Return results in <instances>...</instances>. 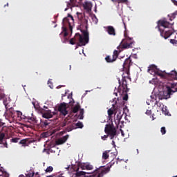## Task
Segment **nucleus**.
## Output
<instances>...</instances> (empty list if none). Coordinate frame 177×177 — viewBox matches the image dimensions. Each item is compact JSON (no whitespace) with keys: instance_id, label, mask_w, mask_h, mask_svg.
<instances>
[{"instance_id":"f257e3e1","label":"nucleus","mask_w":177,"mask_h":177,"mask_svg":"<svg viewBox=\"0 0 177 177\" xmlns=\"http://www.w3.org/2000/svg\"><path fill=\"white\" fill-rule=\"evenodd\" d=\"M152 69H156L155 74L156 75L160 76L162 79L171 81L166 84L162 92L160 93V96H162L160 100H168L174 93L177 92V83L172 82L173 80H177V72L172 71L171 73H165V71L157 70L156 66H152Z\"/></svg>"},{"instance_id":"f03ea898","label":"nucleus","mask_w":177,"mask_h":177,"mask_svg":"<svg viewBox=\"0 0 177 177\" xmlns=\"http://www.w3.org/2000/svg\"><path fill=\"white\" fill-rule=\"evenodd\" d=\"M77 19H79L78 24H80L77 29L81 30L82 35L79 32L75 35V37L70 39L71 45H75L76 42L77 46H84L89 42V32H88V19L83 17L82 13L77 12Z\"/></svg>"},{"instance_id":"7ed1b4c3","label":"nucleus","mask_w":177,"mask_h":177,"mask_svg":"<svg viewBox=\"0 0 177 177\" xmlns=\"http://www.w3.org/2000/svg\"><path fill=\"white\" fill-rule=\"evenodd\" d=\"M115 160L113 159L106 167L103 166L100 167V168L95 170V173L93 174L90 176H85L86 174H89L91 173L80 171V168H81L82 170L91 171L93 170V165H91L90 163L79 164L78 167L76 169V174H75V177H81L83 176L84 177H103L104 175H106L110 171L111 168L113 165H115Z\"/></svg>"},{"instance_id":"20e7f679","label":"nucleus","mask_w":177,"mask_h":177,"mask_svg":"<svg viewBox=\"0 0 177 177\" xmlns=\"http://www.w3.org/2000/svg\"><path fill=\"white\" fill-rule=\"evenodd\" d=\"M74 22V18L73 16L71 15V14H68V16L63 19L62 21V32L59 34V37L61 38H64V40H62V43H66L68 41V39H67V36L68 35V33L67 32V28L66 26H69V30L73 32V26L71 25V23Z\"/></svg>"},{"instance_id":"39448f33","label":"nucleus","mask_w":177,"mask_h":177,"mask_svg":"<svg viewBox=\"0 0 177 177\" xmlns=\"http://www.w3.org/2000/svg\"><path fill=\"white\" fill-rule=\"evenodd\" d=\"M171 25L172 24H170L169 21H165V19H160V21H158L157 28L160 32V35L165 39L169 38V37L172 35L173 32L171 30L165 31L164 30H162L160 27L162 26L164 28H169Z\"/></svg>"},{"instance_id":"423d86ee","label":"nucleus","mask_w":177,"mask_h":177,"mask_svg":"<svg viewBox=\"0 0 177 177\" xmlns=\"http://www.w3.org/2000/svg\"><path fill=\"white\" fill-rule=\"evenodd\" d=\"M104 132L108 135L111 140H113L117 135V130L113 124H107L105 125Z\"/></svg>"},{"instance_id":"0eeeda50","label":"nucleus","mask_w":177,"mask_h":177,"mask_svg":"<svg viewBox=\"0 0 177 177\" xmlns=\"http://www.w3.org/2000/svg\"><path fill=\"white\" fill-rule=\"evenodd\" d=\"M8 131V127L3 126L1 131H0V145H2L6 149L8 148V144L7 142V138H6V133Z\"/></svg>"},{"instance_id":"6e6552de","label":"nucleus","mask_w":177,"mask_h":177,"mask_svg":"<svg viewBox=\"0 0 177 177\" xmlns=\"http://www.w3.org/2000/svg\"><path fill=\"white\" fill-rule=\"evenodd\" d=\"M129 89L127 87V82L125 77L122 78V83H121L120 80H119V88L118 92L120 93H127Z\"/></svg>"},{"instance_id":"1a4fd4ad","label":"nucleus","mask_w":177,"mask_h":177,"mask_svg":"<svg viewBox=\"0 0 177 177\" xmlns=\"http://www.w3.org/2000/svg\"><path fill=\"white\" fill-rule=\"evenodd\" d=\"M119 51L117 50H114L113 51V57L111 58V57L110 55H107L105 57V60L107 63H113L115 62L116 59L119 56Z\"/></svg>"},{"instance_id":"9d476101","label":"nucleus","mask_w":177,"mask_h":177,"mask_svg":"<svg viewBox=\"0 0 177 177\" xmlns=\"http://www.w3.org/2000/svg\"><path fill=\"white\" fill-rule=\"evenodd\" d=\"M133 44V41L131 38L128 37L124 43L121 45L122 48H132Z\"/></svg>"},{"instance_id":"9b49d317","label":"nucleus","mask_w":177,"mask_h":177,"mask_svg":"<svg viewBox=\"0 0 177 177\" xmlns=\"http://www.w3.org/2000/svg\"><path fill=\"white\" fill-rule=\"evenodd\" d=\"M58 111L62 114V115L66 116L68 114V111L66 110V103H62L58 106Z\"/></svg>"},{"instance_id":"f8f14e48","label":"nucleus","mask_w":177,"mask_h":177,"mask_svg":"<svg viewBox=\"0 0 177 177\" xmlns=\"http://www.w3.org/2000/svg\"><path fill=\"white\" fill-rule=\"evenodd\" d=\"M133 64V62H131V57H129L127 59L124 60L123 64V69L125 70H129L130 66Z\"/></svg>"},{"instance_id":"ddd939ff","label":"nucleus","mask_w":177,"mask_h":177,"mask_svg":"<svg viewBox=\"0 0 177 177\" xmlns=\"http://www.w3.org/2000/svg\"><path fill=\"white\" fill-rule=\"evenodd\" d=\"M69 138V135L63 136L62 138H58V140L56 141V145H60L66 143L67 140Z\"/></svg>"},{"instance_id":"4468645a","label":"nucleus","mask_w":177,"mask_h":177,"mask_svg":"<svg viewBox=\"0 0 177 177\" xmlns=\"http://www.w3.org/2000/svg\"><path fill=\"white\" fill-rule=\"evenodd\" d=\"M81 2V0H70V2H67V7L71 8L72 6H78L80 5V3Z\"/></svg>"},{"instance_id":"2eb2a0df","label":"nucleus","mask_w":177,"mask_h":177,"mask_svg":"<svg viewBox=\"0 0 177 177\" xmlns=\"http://www.w3.org/2000/svg\"><path fill=\"white\" fill-rule=\"evenodd\" d=\"M106 31L109 35H113V36L116 35L115 30L113 26H108L106 28Z\"/></svg>"},{"instance_id":"dca6fc26","label":"nucleus","mask_w":177,"mask_h":177,"mask_svg":"<svg viewBox=\"0 0 177 177\" xmlns=\"http://www.w3.org/2000/svg\"><path fill=\"white\" fill-rule=\"evenodd\" d=\"M7 114L9 117L14 118V117L15 116V113H17V111H15L13 108H10L7 111Z\"/></svg>"},{"instance_id":"f3484780","label":"nucleus","mask_w":177,"mask_h":177,"mask_svg":"<svg viewBox=\"0 0 177 177\" xmlns=\"http://www.w3.org/2000/svg\"><path fill=\"white\" fill-rule=\"evenodd\" d=\"M92 3L91 2H85V4L84 5V8L87 11L90 12L92 9Z\"/></svg>"},{"instance_id":"a211bd4d","label":"nucleus","mask_w":177,"mask_h":177,"mask_svg":"<svg viewBox=\"0 0 177 177\" xmlns=\"http://www.w3.org/2000/svg\"><path fill=\"white\" fill-rule=\"evenodd\" d=\"M80 103H77L76 105L74 106V107L72 109V113H76L80 111Z\"/></svg>"},{"instance_id":"6ab92c4d","label":"nucleus","mask_w":177,"mask_h":177,"mask_svg":"<svg viewBox=\"0 0 177 177\" xmlns=\"http://www.w3.org/2000/svg\"><path fill=\"white\" fill-rule=\"evenodd\" d=\"M75 127H76L75 124H70L66 127V130L67 132H71V131L75 129Z\"/></svg>"},{"instance_id":"aec40b11","label":"nucleus","mask_w":177,"mask_h":177,"mask_svg":"<svg viewBox=\"0 0 177 177\" xmlns=\"http://www.w3.org/2000/svg\"><path fill=\"white\" fill-rule=\"evenodd\" d=\"M42 116L44 118H46V119L53 118V115L50 112H46V113H43Z\"/></svg>"},{"instance_id":"412c9836","label":"nucleus","mask_w":177,"mask_h":177,"mask_svg":"<svg viewBox=\"0 0 177 177\" xmlns=\"http://www.w3.org/2000/svg\"><path fill=\"white\" fill-rule=\"evenodd\" d=\"M111 151H105L104 152H103L102 153V160H107V158L109 157V153Z\"/></svg>"},{"instance_id":"4be33fe9","label":"nucleus","mask_w":177,"mask_h":177,"mask_svg":"<svg viewBox=\"0 0 177 177\" xmlns=\"http://www.w3.org/2000/svg\"><path fill=\"white\" fill-rule=\"evenodd\" d=\"M128 0H111L113 3H125Z\"/></svg>"},{"instance_id":"5701e85b","label":"nucleus","mask_w":177,"mask_h":177,"mask_svg":"<svg viewBox=\"0 0 177 177\" xmlns=\"http://www.w3.org/2000/svg\"><path fill=\"white\" fill-rule=\"evenodd\" d=\"M5 97L3 87L0 86V100H3Z\"/></svg>"},{"instance_id":"b1692460","label":"nucleus","mask_w":177,"mask_h":177,"mask_svg":"<svg viewBox=\"0 0 177 177\" xmlns=\"http://www.w3.org/2000/svg\"><path fill=\"white\" fill-rule=\"evenodd\" d=\"M28 140L27 139L21 140L19 141V144L22 145L24 147L28 146V143L27 142Z\"/></svg>"},{"instance_id":"393cba45","label":"nucleus","mask_w":177,"mask_h":177,"mask_svg":"<svg viewBox=\"0 0 177 177\" xmlns=\"http://www.w3.org/2000/svg\"><path fill=\"white\" fill-rule=\"evenodd\" d=\"M80 114H79V119L80 120H83L84 119V109H80Z\"/></svg>"},{"instance_id":"a878e982","label":"nucleus","mask_w":177,"mask_h":177,"mask_svg":"<svg viewBox=\"0 0 177 177\" xmlns=\"http://www.w3.org/2000/svg\"><path fill=\"white\" fill-rule=\"evenodd\" d=\"M75 124V129L77 128H80V129H82L84 127V124L82 123V122H77Z\"/></svg>"},{"instance_id":"bb28decb","label":"nucleus","mask_w":177,"mask_h":177,"mask_svg":"<svg viewBox=\"0 0 177 177\" xmlns=\"http://www.w3.org/2000/svg\"><path fill=\"white\" fill-rule=\"evenodd\" d=\"M50 123H49V122H48V120H43V121H41V127H47V125H48Z\"/></svg>"},{"instance_id":"cd10ccee","label":"nucleus","mask_w":177,"mask_h":177,"mask_svg":"<svg viewBox=\"0 0 177 177\" xmlns=\"http://www.w3.org/2000/svg\"><path fill=\"white\" fill-rule=\"evenodd\" d=\"M20 140L19 138H11L10 140V142L12 143H18V141Z\"/></svg>"},{"instance_id":"c85d7f7f","label":"nucleus","mask_w":177,"mask_h":177,"mask_svg":"<svg viewBox=\"0 0 177 177\" xmlns=\"http://www.w3.org/2000/svg\"><path fill=\"white\" fill-rule=\"evenodd\" d=\"M162 113H165V115H167L169 113V111L167 109V106L162 107Z\"/></svg>"},{"instance_id":"c756f323","label":"nucleus","mask_w":177,"mask_h":177,"mask_svg":"<svg viewBox=\"0 0 177 177\" xmlns=\"http://www.w3.org/2000/svg\"><path fill=\"white\" fill-rule=\"evenodd\" d=\"M53 171V167L50 166L46 169H45L46 173H51Z\"/></svg>"},{"instance_id":"7c9ffc66","label":"nucleus","mask_w":177,"mask_h":177,"mask_svg":"<svg viewBox=\"0 0 177 177\" xmlns=\"http://www.w3.org/2000/svg\"><path fill=\"white\" fill-rule=\"evenodd\" d=\"M169 17V20L170 21H173L174 19H176V14H175V12H174V13H171V16L170 15H168Z\"/></svg>"},{"instance_id":"2f4dec72","label":"nucleus","mask_w":177,"mask_h":177,"mask_svg":"<svg viewBox=\"0 0 177 177\" xmlns=\"http://www.w3.org/2000/svg\"><path fill=\"white\" fill-rule=\"evenodd\" d=\"M92 20H93V21L94 22L95 24H97V23H98V21H99L97 17L95 15H94V16L92 17Z\"/></svg>"},{"instance_id":"473e14b6","label":"nucleus","mask_w":177,"mask_h":177,"mask_svg":"<svg viewBox=\"0 0 177 177\" xmlns=\"http://www.w3.org/2000/svg\"><path fill=\"white\" fill-rule=\"evenodd\" d=\"M113 110L112 109H109L108 110V115L109 118H111L113 116Z\"/></svg>"},{"instance_id":"72a5a7b5","label":"nucleus","mask_w":177,"mask_h":177,"mask_svg":"<svg viewBox=\"0 0 177 177\" xmlns=\"http://www.w3.org/2000/svg\"><path fill=\"white\" fill-rule=\"evenodd\" d=\"M29 122H32V124H37V119L35 118H30L28 120Z\"/></svg>"},{"instance_id":"f704fd0d","label":"nucleus","mask_w":177,"mask_h":177,"mask_svg":"<svg viewBox=\"0 0 177 177\" xmlns=\"http://www.w3.org/2000/svg\"><path fill=\"white\" fill-rule=\"evenodd\" d=\"M118 122V123L121 122V120L122 118V115L121 113H119L117 115Z\"/></svg>"},{"instance_id":"c9c22d12","label":"nucleus","mask_w":177,"mask_h":177,"mask_svg":"<svg viewBox=\"0 0 177 177\" xmlns=\"http://www.w3.org/2000/svg\"><path fill=\"white\" fill-rule=\"evenodd\" d=\"M162 135H165L167 132L166 129L165 127H161V130H160Z\"/></svg>"},{"instance_id":"e433bc0d","label":"nucleus","mask_w":177,"mask_h":177,"mask_svg":"<svg viewBox=\"0 0 177 177\" xmlns=\"http://www.w3.org/2000/svg\"><path fill=\"white\" fill-rule=\"evenodd\" d=\"M128 94L126 93L124 95H123V100L124 101H127L128 100Z\"/></svg>"},{"instance_id":"4c0bfd02","label":"nucleus","mask_w":177,"mask_h":177,"mask_svg":"<svg viewBox=\"0 0 177 177\" xmlns=\"http://www.w3.org/2000/svg\"><path fill=\"white\" fill-rule=\"evenodd\" d=\"M26 177H35V173H28Z\"/></svg>"},{"instance_id":"58836bf2","label":"nucleus","mask_w":177,"mask_h":177,"mask_svg":"<svg viewBox=\"0 0 177 177\" xmlns=\"http://www.w3.org/2000/svg\"><path fill=\"white\" fill-rule=\"evenodd\" d=\"M170 42H171V44H172L173 45H175V44H177V40H176V39H171V40H170Z\"/></svg>"},{"instance_id":"ea45409f","label":"nucleus","mask_w":177,"mask_h":177,"mask_svg":"<svg viewBox=\"0 0 177 177\" xmlns=\"http://www.w3.org/2000/svg\"><path fill=\"white\" fill-rule=\"evenodd\" d=\"M108 134L107 135H104V136L101 137V139L103 140H106L108 138Z\"/></svg>"},{"instance_id":"a19ab883","label":"nucleus","mask_w":177,"mask_h":177,"mask_svg":"<svg viewBox=\"0 0 177 177\" xmlns=\"http://www.w3.org/2000/svg\"><path fill=\"white\" fill-rule=\"evenodd\" d=\"M152 113L151 110H147L146 114L147 115H151Z\"/></svg>"},{"instance_id":"79ce46f5","label":"nucleus","mask_w":177,"mask_h":177,"mask_svg":"<svg viewBox=\"0 0 177 177\" xmlns=\"http://www.w3.org/2000/svg\"><path fill=\"white\" fill-rule=\"evenodd\" d=\"M156 105H157L159 107H161V106H162V104L159 103L158 101L156 102Z\"/></svg>"},{"instance_id":"37998d69","label":"nucleus","mask_w":177,"mask_h":177,"mask_svg":"<svg viewBox=\"0 0 177 177\" xmlns=\"http://www.w3.org/2000/svg\"><path fill=\"white\" fill-rule=\"evenodd\" d=\"M171 2L177 6V1L176 0H171Z\"/></svg>"},{"instance_id":"c03bdc74","label":"nucleus","mask_w":177,"mask_h":177,"mask_svg":"<svg viewBox=\"0 0 177 177\" xmlns=\"http://www.w3.org/2000/svg\"><path fill=\"white\" fill-rule=\"evenodd\" d=\"M4 124H5V123H3L1 120H0V127H3Z\"/></svg>"},{"instance_id":"a18cd8bd","label":"nucleus","mask_w":177,"mask_h":177,"mask_svg":"<svg viewBox=\"0 0 177 177\" xmlns=\"http://www.w3.org/2000/svg\"><path fill=\"white\" fill-rule=\"evenodd\" d=\"M47 177H53L52 175H50V176H48ZM56 177H64V176H62V175H58V176H57Z\"/></svg>"},{"instance_id":"49530a36","label":"nucleus","mask_w":177,"mask_h":177,"mask_svg":"<svg viewBox=\"0 0 177 177\" xmlns=\"http://www.w3.org/2000/svg\"><path fill=\"white\" fill-rule=\"evenodd\" d=\"M16 113H17L18 117H19L20 115H22V113L21 112L16 111Z\"/></svg>"},{"instance_id":"de8ad7c7","label":"nucleus","mask_w":177,"mask_h":177,"mask_svg":"<svg viewBox=\"0 0 177 177\" xmlns=\"http://www.w3.org/2000/svg\"><path fill=\"white\" fill-rule=\"evenodd\" d=\"M123 25H124V29L127 30V24L124 22H123Z\"/></svg>"},{"instance_id":"09e8293b","label":"nucleus","mask_w":177,"mask_h":177,"mask_svg":"<svg viewBox=\"0 0 177 177\" xmlns=\"http://www.w3.org/2000/svg\"><path fill=\"white\" fill-rule=\"evenodd\" d=\"M120 132H121L122 136H124V131H122V129H120Z\"/></svg>"},{"instance_id":"8fccbe9b","label":"nucleus","mask_w":177,"mask_h":177,"mask_svg":"<svg viewBox=\"0 0 177 177\" xmlns=\"http://www.w3.org/2000/svg\"><path fill=\"white\" fill-rule=\"evenodd\" d=\"M3 103H4V105L6 106V109H8V108H7V104H6L5 102H3Z\"/></svg>"},{"instance_id":"3c124183","label":"nucleus","mask_w":177,"mask_h":177,"mask_svg":"<svg viewBox=\"0 0 177 177\" xmlns=\"http://www.w3.org/2000/svg\"><path fill=\"white\" fill-rule=\"evenodd\" d=\"M19 177H25V176L24 175H23V174H21V175H19Z\"/></svg>"},{"instance_id":"603ef678","label":"nucleus","mask_w":177,"mask_h":177,"mask_svg":"<svg viewBox=\"0 0 177 177\" xmlns=\"http://www.w3.org/2000/svg\"><path fill=\"white\" fill-rule=\"evenodd\" d=\"M124 36L125 37H127V33H126V32H124Z\"/></svg>"},{"instance_id":"864d4df0","label":"nucleus","mask_w":177,"mask_h":177,"mask_svg":"<svg viewBox=\"0 0 177 177\" xmlns=\"http://www.w3.org/2000/svg\"><path fill=\"white\" fill-rule=\"evenodd\" d=\"M9 6V3H7V4L4 6V7H6V6Z\"/></svg>"},{"instance_id":"5fc2aeb1","label":"nucleus","mask_w":177,"mask_h":177,"mask_svg":"<svg viewBox=\"0 0 177 177\" xmlns=\"http://www.w3.org/2000/svg\"><path fill=\"white\" fill-rule=\"evenodd\" d=\"M120 48H121V46H118L117 48L120 49Z\"/></svg>"},{"instance_id":"6e6d98bb","label":"nucleus","mask_w":177,"mask_h":177,"mask_svg":"<svg viewBox=\"0 0 177 177\" xmlns=\"http://www.w3.org/2000/svg\"><path fill=\"white\" fill-rule=\"evenodd\" d=\"M66 123H63V127H66Z\"/></svg>"},{"instance_id":"4d7b16f0","label":"nucleus","mask_w":177,"mask_h":177,"mask_svg":"<svg viewBox=\"0 0 177 177\" xmlns=\"http://www.w3.org/2000/svg\"><path fill=\"white\" fill-rule=\"evenodd\" d=\"M176 14V16L177 15V10L174 12Z\"/></svg>"},{"instance_id":"13d9d810","label":"nucleus","mask_w":177,"mask_h":177,"mask_svg":"<svg viewBox=\"0 0 177 177\" xmlns=\"http://www.w3.org/2000/svg\"><path fill=\"white\" fill-rule=\"evenodd\" d=\"M115 95L117 96L118 95L117 93H115Z\"/></svg>"},{"instance_id":"bf43d9fd","label":"nucleus","mask_w":177,"mask_h":177,"mask_svg":"<svg viewBox=\"0 0 177 177\" xmlns=\"http://www.w3.org/2000/svg\"><path fill=\"white\" fill-rule=\"evenodd\" d=\"M137 151H138V153H139V149H137Z\"/></svg>"},{"instance_id":"052dcab7","label":"nucleus","mask_w":177,"mask_h":177,"mask_svg":"<svg viewBox=\"0 0 177 177\" xmlns=\"http://www.w3.org/2000/svg\"><path fill=\"white\" fill-rule=\"evenodd\" d=\"M68 10V8H65V11H66Z\"/></svg>"},{"instance_id":"680f3d73","label":"nucleus","mask_w":177,"mask_h":177,"mask_svg":"<svg viewBox=\"0 0 177 177\" xmlns=\"http://www.w3.org/2000/svg\"><path fill=\"white\" fill-rule=\"evenodd\" d=\"M38 175V173H36L35 176H37Z\"/></svg>"},{"instance_id":"e2e57ef3","label":"nucleus","mask_w":177,"mask_h":177,"mask_svg":"<svg viewBox=\"0 0 177 177\" xmlns=\"http://www.w3.org/2000/svg\"><path fill=\"white\" fill-rule=\"evenodd\" d=\"M50 84V81H48V84Z\"/></svg>"},{"instance_id":"0e129e2a","label":"nucleus","mask_w":177,"mask_h":177,"mask_svg":"<svg viewBox=\"0 0 177 177\" xmlns=\"http://www.w3.org/2000/svg\"><path fill=\"white\" fill-rule=\"evenodd\" d=\"M50 88H53L51 86H49Z\"/></svg>"},{"instance_id":"69168bd1","label":"nucleus","mask_w":177,"mask_h":177,"mask_svg":"<svg viewBox=\"0 0 177 177\" xmlns=\"http://www.w3.org/2000/svg\"><path fill=\"white\" fill-rule=\"evenodd\" d=\"M175 177H177V176H176Z\"/></svg>"}]
</instances>
